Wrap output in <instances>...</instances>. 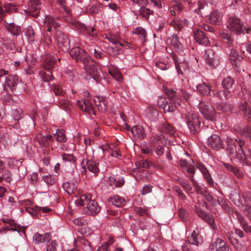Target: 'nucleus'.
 <instances>
[{
	"mask_svg": "<svg viewBox=\"0 0 251 251\" xmlns=\"http://www.w3.org/2000/svg\"><path fill=\"white\" fill-rule=\"evenodd\" d=\"M235 140L239 147L238 150L232 138L227 136L226 141L227 145L226 150L230 160L231 161L238 160L240 162L245 163L247 165H251V155L250 151L244 152L241 148L245 144L244 141L241 139H236Z\"/></svg>",
	"mask_w": 251,
	"mask_h": 251,
	"instance_id": "f257e3e1",
	"label": "nucleus"
},
{
	"mask_svg": "<svg viewBox=\"0 0 251 251\" xmlns=\"http://www.w3.org/2000/svg\"><path fill=\"white\" fill-rule=\"evenodd\" d=\"M230 198L236 205L241 207L251 219V193L245 192L241 194L234 191L230 194Z\"/></svg>",
	"mask_w": 251,
	"mask_h": 251,
	"instance_id": "f03ea898",
	"label": "nucleus"
},
{
	"mask_svg": "<svg viewBox=\"0 0 251 251\" xmlns=\"http://www.w3.org/2000/svg\"><path fill=\"white\" fill-rule=\"evenodd\" d=\"M164 91L171 98L167 99L163 96L159 97L157 101L158 106L159 108L163 109L164 112H173L180 105L181 100L174 94L173 91H171V94H169L170 91L167 89Z\"/></svg>",
	"mask_w": 251,
	"mask_h": 251,
	"instance_id": "7ed1b4c3",
	"label": "nucleus"
},
{
	"mask_svg": "<svg viewBox=\"0 0 251 251\" xmlns=\"http://www.w3.org/2000/svg\"><path fill=\"white\" fill-rule=\"evenodd\" d=\"M167 137L166 135H156L152 140V148L153 152H154L158 157H162L163 155L166 156L167 159L169 160H172V158L169 150H165V148L160 145H157L156 143L159 142L162 144L166 143Z\"/></svg>",
	"mask_w": 251,
	"mask_h": 251,
	"instance_id": "20e7f679",
	"label": "nucleus"
},
{
	"mask_svg": "<svg viewBox=\"0 0 251 251\" xmlns=\"http://www.w3.org/2000/svg\"><path fill=\"white\" fill-rule=\"evenodd\" d=\"M56 59L52 56H48L43 63V68L48 73L44 72V70L40 71L39 75L41 79L45 81H49L52 78L50 70L54 67L56 63Z\"/></svg>",
	"mask_w": 251,
	"mask_h": 251,
	"instance_id": "39448f33",
	"label": "nucleus"
},
{
	"mask_svg": "<svg viewBox=\"0 0 251 251\" xmlns=\"http://www.w3.org/2000/svg\"><path fill=\"white\" fill-rule=\"evenodd\" d=\"M186 124L190 131L193 134L197 133L201 130V122L196 113L187 112L185 114Z\"/></svg>",
	"mask_w": 251,
	"mask_h": 251,
	"instance_id": "423d86ee",
	"label": "nucleus"
},
{
	"mask_svg": "<svg viewBox=\"0 0 251 251\" xmlns=\"http://www.w3.org/2000/svg\"><path fill=\"white\" fill-rule=\"evenodd\" d=\"M198 107L201 114L207 120H216V112L211 104L208 102H200Z\"/></svg>",
	"mask_w": 251,
	"mask_h": 251,
	"instance_id": "0eeeda50",
	"label": "nucleus"
},
{
	"mask_svg": "<svg viewBox=\"0 0 251 251\" xmlns=\"http://www.w3.org/2000/svg\"><path fill=\"white\" fill-rule=\"evenodd\" d=\"M226 27L231 32L236 34L244 33L245 31L243 22L239 18L235 17L228 19L226 23Z\"/></svg>",
	"mask_w": 251,
	"mask_h": 251,
	"instance_id": "6e6552de",
	"label": "nucleus"
},
{
	"mask_svg": "<svg viewBox=\"0 0 251 251\" xmlns=\"http://www.w3.org/2000/svg\"><path fill=\"white\" fill-rule=\"evenodd\" d=\"M83 62L86 73L94 79H96L99 75V71L95 62L89 56L86 57Z\"/></svg>",
	"mask_w": 251,
	"mask_h": 251,
	"instance_id": "1a4fd4ad",
	"label": "nucleus"
},
{
	"mask_svg": "<svg viewBox=\"0 0 251 251\" xmlns=\"http://www.w3.org/2000/svg\"><path fill=\"white\" fill-rule=\"evenodd\" d=\"M171 57L175 62L178 74L182 75L187 71L188 65L185 60L175 53L172 54Z\"/></svg>",
	"mask_w": 251,
	"mask_h": 251,
	"instance_id": "9d476101",
	"label": "nucleus"
},
{
	"mask_svg": "<svg viewBox=\"0 0 251 251\" xmlns=\"http://www.w3.org/2000/svg\"><path fill=\"white\" fill-rule=\"evenodd\" d=\"M58 47L63 51H67L70 48L69 40L67 36L61 32H57L56 37Z\"/></svg>",
	"mask_w": 251,
	"mask_h": 251,
	"instance_id": "9b49d317",
	"label": "nucleus"
},
{
	"mask_svg": "<svg viewBox=\"0 0 251 251\" xmlns=\"http://www.w3.org/2000/svg\"><path fill=\"white\" fill-rule=\"evenodd\" d=\"M204 57L207 64L211 67L214 68L218 65V61L212 49L208 48L205 50Z\"/></svg>",
	"mask_w": 251,
	"mask_h": 251,
	"instance_id": "f8f14e48",
	"label": "nucleus"
},
{
	"mask_svg": "<svg viewBox=\"0 0 251 251\" xmlns=\"http://www.w3.org/2000/svg\"><path fill=\"white\" fill-rule=\"evenodd\" d=\"M29 7L25 10V13L36 17L38 16L40 8L39 0H29Z\"/></svg>",
	"mask_w": 251,
	"mask_h": 251,
	"instance_id": "ddd939ff",
	"label": "nucleus"
},
{
	"mask_svg": "<svg viewBox=\"0 0 251 251\" xmlns=\"http://www.w3.org/2000/svg\"><path fill=\"white\" fill-rule=\"evenodd\" d=\"M104 165V162L100 161L97 162L95 161L90 160L87 162V169L90 172L93 173L95 175H97L99 172H103L105 171V167L104 166L103 168H100V165Z\"/></svg>",
	"mask_w": 251,
	"mask_h": 251,
	"instance_id": "4468645a",
	"label": "nucleus"
},
{
	"mask_svg": "<svg viewBox=\"0 0 251 251\" xmlns=\"http://www.w3.org/2000/svg\"><path fill=\"white\" fill-rule=\"evenodd\" d=\"M208 145L211 149L218 150L223 148V142L221 138L216 134H212L207 139Z\"/></svg>",
	"mask_w": 251,
	"mask_h": 251,
	"instance_id": "2eb2a0df",
	"label": "nucleus"
},
{
	"mask_svg": "<svg viewBox=\"0 0 251 251\" xmlns=\"http://www.w3.org/2000/svg\"><path fill=\"white\" fill-rule=\"evenodd\" d=\"M193 183L198 193L201 195L202 199H204V201L206 200L212 205H216L217 204V201L216 199H214L204 188L202 189L195 182H194Z\"/></svg>",
	"mask_w": 251,
	"mask_h": 251,
	"instance_id": "dca6fc26",
	"label": "nucleus"
},
{
	"mask_svg": "<svg viewBox=\"0 0 251 251\" xmlns=\"http://www.w3.org/2000/svg\"><path fill=\"white\" fill-rule=\"evenodd\" d=\"M20 80L17 75H9L5 78V84H3L1 92H4L6 90L5 86L8 87L11 90L20 82Z\"/></svg>",
	"mask_w": 251,
	"mask_h": 251,
	"instance_id": "f3484780",
	"label": "nucleus"
},
{
	"mask_svg": "<svg viewBox=\"0 0 251 251\" xmlns=\"http://www.w3.org/2000/svg\"><path fill=\"white\" fill-rule=\"evenodd\" d=\"M170 24L178 31L180 30L185 27L192 25L191 23L188 20L178 17L174 18L171 21Z\"/></svg>",
	"mask_w": 251,
	"mask_h": 251,
	"instance_id": "a211bd4d",
	"label": "nucleus"
},
{
	"mask_svg": "<svg viewBox=\"0 0 251 251\" xmlns=\"http://www.w3.org/2000/svg\"><path fill=\"white\" fill-rule=\"evenodd\" d=\"M188 242L184 244L182 247L184 250H189L190 249L188 247L189 244L195 245L198 246L201 241V236L199 235L195 231H194L190 237L188 238Z\"/></svg>",
	"mask_w": 251,
	"mask_h": 251,
	"instance_id": "6ab92c4d",
	"label": "nucleus"
},
{
	"mask_svg": "<svg viewBox=\"0 0 251 251\" xmlns=\"http://www.w3.org/2000/svg\"><path fill=\"white\" fill-rule=\"evenodd\" d=\"M77 105L81 110L90 114H96L93 109L94 106L89 99L79 100L77 101Z\"/></svg>",
	"mask_w": 251,
	"mask_h": 251,
	"instance_id": "aec40b11",
	"label": "nucleus"
},
{
	"mask_svg": "<svg viewBox=\"0 0 251 251\" xmlns=\"http://www.w3.org/2000/svg\"><path fill=\"white\" fill-rule=\"evenodd\" d=\"M100 211V206L94 200L90 201L87 204V207L84 208L83 210L84 213L90 215H97Z\"/></svg>",
	"mask_w": 251,
	"mask_h": 251,
	"instance_id": "412c9836",
	"label": "nucleus"
},
{
	"mask_svg": "<svg viewBox=\"0 0 251 251\" xmlns=\"http://www.w3.org/2000/svg\"><path fill=\"white\" fill-rule=\"evenodd\" d=\"M73 24L81 33L88 34L90 36H94L95 35V28L94 26L88 27L84 24L76 21L73 22Z\"/></svg>",
	"mask_w": 251,
	"mask_h": 251,
	"instance_id": "4be33fe9",
	"label": "nucleus"
},
{
	"mask_svg": "<svg viewBox=\"0 0 251 251\" xmlns=\"http://www.w3.org/2000/svg\"><path fill=\"white\" fill-rule=\"evenodd\" d=\"M192 163H193L192 159H190L189 161L185 159H181L180 160V166L184 169L186 170L187 172L192 175L190 176V177L191 180L193 181V177L195 173V169Z\"/></svg>",
	"mask_w": 251,
	"mask_h": 251,
	"instance_id": "5701e85b",
	"label": "nucleus"
},
{
	"mask_svg": "<svg viewBox=\"0 0 251 251\" xmlns=\"http://www.w3.org/2000/svg\"><path fill=\"white\" fill-rule=\"evenodd\" d=\"M145 116L151 122H155L158 119L159 113L155 107L151 105L146 109Z\"/></svg>",
	"mask_w": 251,
	"mask_h": 251,
	"instance_id": "b1692460",
	"label": "nucleus"
},
{
	"mask_svg": "<svg viewBox=\"0 0 251 251\" xmlns=\"http://www.w3.org/2000/svg\"><path fill=\"white\" fill-rule=\"evenodd\" d=\"M44 24L45 27L49 32L55 31L59 25L54 17L50 15L45 16Z\"/></svg>",
	"mask_w": 251,
	"mask_h": 251,
	"instance_id": "393cba45",
	"label": "nucleus"
},
{
	"mask_svg": "<svg viewBox=\"0 0 251 251\" xmlns=\"http://www.w3.org/2000/svg\"><path fill=\"white\" fill-rule=\"evenodd\" d=\"M70 54L76 61L81 60L83 61V59H85L86 57H89L86 55L85 51L79 47L72 48L70 51Z\"/></svg>",
	"mask_w": 251,
	"mask_h": 251,
	"instance_id": "a878e982",
	"label": "nucleus"
},
{
	"mask_svg": "<svg viewBox=\"0 0 251 251\" xmlns=\"http://www.w3.org/2000/svg\"><path fill=\"white\" fill-rule=\"evenodd\" d=\"M195 209L196 212L200 217H201L203 220L206 221L209 225H210L213 229L216 228V227L215 225V221L212 217H211L204 211L198 208L197 206L195 207Z\"/></svg>",
	"mask_w": 251,
	"mask_h": 251,
	"instance_id": "bb28decb",
	"label": "nucleus"
},
{
	"mask_svg": "<svg viewBox=\"0 0 251 251\" xmlns=\"http://www.w3.org/2000/svg\"><path fill=\"white\" fill-rule=\"evenodd\" d=\"M210 248L212 251H228V247L226 245L225 242L222 239L219 238L210 245Z\"/></svg>",
	"mask_w": 251,
	"mask_h": 251,
	"instance_id": "cd10ccee",
	"label": "nucleus"
},
{
	"mask_svg": "<svg viewBox=\"0 0 251 251\" xmlns=\"http://www.w3.org/2000/svg\"><path fill=\"white\" fill-rule=\"evenodd\" d=\"M232 214L234 217L237 218L244 230L246 232L251 233V226H249L247 224L244 217L240 213L237 211L233 212Z\"/></svg>",
	"mask_w": 251,
	"mask_h": 251,
	"instance_id": "c85d7f7f",
	"label": "nucleus"
},
{
	"mask_svg": "<svg viewBox=\"0 0 251 251\" xmlns=\"http://www.w3.org/2000/svg\"><path fill=\"white\" fill-rule=\"evenodd\" d=\"M194 34L197 42L204 46H207L209 42L208 39L202 31L196 29L194 31Z\"/></svg>",
	"mask_w": 251,
	"mask_h": 251,
	"instance_id": "c756f323",
	"label": "nucleus"
},
{
	"mask_svg": "<svg viewBox=\"0 0 251 251\" xmlns=\"http://www.w3.org/2000/svg\"><path fill=\"white\" fill-rule=\"evenodd\" d=\"M223 14L217 10L212 12L209 16V22L213 25H220L222 22Z\"/></svg>",
	"mask_w": 251,
	"mask_h": 251,
	"instance_id": "7c9ffc66",
	"label": "nucleus"
},
{
	"mask_svg": "<svg viewBox=\"0 0 251 251\" xmlns=\"http://www.w3.org/2000/svg\"><path fill=\"white\" fill-rule=\"evenodd\" d=\"M94 101L98 109L101 112H104L107 108V102L106 99L101 96H97L95 97Z\"/></svg>",
	"mask_w": 251,
	"mask_h": 251,
	"instance_id": "2f4dec72",
	"label": "nucleus"
},
{
	"mask_svg": "<svg viewBox=\"0 0 251 251\" xmlns=\"http://www.w3.org/2000/svg\"><path fill=\"white\" fill-rule=\"evenodd\" d=\"M36 140L41 146L48 147L50 146V142L53 141L54 138L53 136L50 135L49 136H43L40 134L36 137Z\"/></svg>",
	"mask_w": 251,
	"mask_h": 251,
	"instance_id": "473e14b6",
	"label": "nucleus"
},
{
	"mask_svg": "<svg viewBox=\"0 0 251 251\" xmlns=\"http://www.w3.org/2000/svg\"><path fill=\"white\" fill-rule=\"evenodd\" d=\"M197 167L200 170L204 178L206 179L209 185H212L213 183V179L209 172L205 166L201 163H198L197 164Z\"/></svg>",
	"mask_w": 251,
	"mask_h": 251,
	"instance_id": "72a5a7b5",
	"label": "nucleus"
},
{
	"mask_svg": "<svg viewBox=\"0 0 251 251\" xmlns=\"http://www.w3.org/2000/svg\"><path fill=\"white\" fill-rule=\"evenodd\" d=\"M132 135L138 139L144 138L146 135L143 127L139 125H136L131 129Z\"/></svg>",
	"mask_w": 251,
	"mask_h": 251,
	"instance_id": "f704fd0d",
	"label": "nucleus"
},
{
	"mask_svg": "<svg viewBox=\"0 0 251 251\" xmlns=\"http://www.w3.org/2000/svg\"><path fill=\"white\" fill-rule=\"evenodd\" d=\"M109 180L110 185L114 187H121L125 182L123 177L118 176H109Z\"/></svg>",
	"mask_w": 251,
	"mask_h": 251,
	"instance_id": "c9c22d12",
	"label": "nucleus"
},
{
	"mask_svg": "<svg viewBox=\"0 0 251 251\" xmlns=\"http://www.w3.org/2000/svg\"><path fill=\"white\" fill-rule=\"evenodd\" d=\"M229 242L232 244L234 248L241 251H245L246 249V246L239 243V241L233 236V234L228 233L227 235Z\"/></svg>",
	"mask_w": 251,
	"mask_h": 251,
	"instance_id": "e433bc0d",
	"label": "nucleus"
},
{
	"mask_svg": "<svg viewBox=\"0 0 251 251\" xmlns=\"http://www.w3.org/2000/svg\"><path fill=\"white\" fill-rule=\"evenodd\" d=\"M58 104L61 108L66 111H70L73 108V106L70 101L63 97L58 98Z\"/></svg>",
	"mask_w": 251,
	"mask_h": 251,
	"instance_id": "4c0bfd02",
	"label": "nucleus"
},
{
	"mask_svg": "<svg viewBox=\"0 0 251 251\" xmlns=\"http://www.w3.org/2000/svg\"><path fill=\"white\" fill-rule=\"evenodd\" d=\"M91 195L89 194L81 195L78 199L75 200L74 202L76 206H82L88 204L91 199Z\"/></svg>",
	"mask_w": 251,
	"mask_h": 251,
	"instance_id": "58836bf2",
	"label": "nucleus"
},
{
	"mask_svg": "<svg viewBox=\"0 0 251 251\" xmlns=\"http://www.w3.org/2000/svg\"><path fill=\"white\" fill-rule=\"evenodd\" d=\"M33 239L36 244H40L45 242L46 240L49 241L50 239V236L49 233L41 234L36 233L33 236Z\"/></svg>",
	"mask_w": 251,
	"mask_h": 251,
	"instance_id": "ea45409f",
	"label": "nucleus"
},
{
	"mask_svg": "<svg viewBox=\"0 0 251 251\" xmlns=\"http://www.w3.org/2000/svg\"><path fill=\"white\" fill-rule=\"evenodd\" d=\"M109 201L114 205L117 207L123 206L126 203V201L121 197L115 195L111 197Z\"/></svg>",
	"mask_w": 251,
	"mask_h": 251,
	"instance_id": "a19ab883",
	"label": "nucleus"
},
{
	"mask_svg": "<svg viewBox=\"0 0 251 251\" xmlns=\"http://www.w3.org/2000/svg\"><path fill=\"white\" fill-rule=\"evenodd\" d=\"M3 228L5 230L17 231L18 233L22 232L24 234L25 233V229L22 228L18 225H17L13 221L10 222L9 225L3 226Z\"/></svg>",
	"mask_w": 251,
	"mask_h": 251,
	"instance_id": "79ce46f5",
	"label": "nucleus"
},
{
	"mask_svg": "<svg viewBox=\"0 0 251 251\" xmlns=\"http://www.w3.org/2000/svg\"><path fill=\"white\" fill-rule=\"evenodd\" d=\"M6 29L8 31L13 35H19L21 32V28L20 26H17L12 23H7L5 25Z\"/></svg>",
	"mask_w": 251,
	"mask_h": 251,
	"instance_id": "37998d69",
	"label": "nucleus"
},
{
	"mask_svg": "<svg viewBox=\"0 0 251 251\" xmlns=\"http://www.w3.org/2000/svg\"><path fill=\"white\" fill-rule=\"evenodd\" d=\"M58 4L61 6V9L60 12L64 15L65 20L67 22H70L68 18L71 16V12L69 8L64 6V1L63 0H57Z\"/></svg>",
	"mask_w": 251,
	"mask_h": 251,
	"instance_id": "c03bdc74",
	"label": "nucleus"
},
{
	"mask_svg": "<svg viewBox=\"0 0 251 251\" xmlns=\"http://www.w3.org/2000/svg\"><path fill=\"white\" fill-rule=\"evenodd\" d=\"M53 137L56 141L60 143L65 142L67 140L64 131L62 129H57Z\"/></svg>",
	"mask_w": 251,
	"mask_h": 251,
	"instance_id": "a18cd8bd",
	"label": "nucleus"
},
{
	"mask_svg": "<svg viewBox=\"0 0 251 251\" xmlns=\"http://www.w3.org/2000/svg\"><path fill=\"white\" fill-rule=\"evenodd\" d=\"M50 89L56 96L63 97L65 94V92L59 84L54 83L52 84Z\"/></svg>",
	"mask_w": 251,
	"mask_h": 251,
	"instance_id": "49530a36",
	"label": "nucleus"
},
{
	"mask_svg": "<svg viewBox=\"0 0 251 251\" xmlns=\"http://www.w3.org/2000/svg\"><path fill=\"white\" fill-rule=\"evenodd\" d=\"M197 89L202 95H208L211 91L209 86L205 83H202L197 86Z\"/></svg>",
	"mask_w": 251,
	"mask_h": 251,
	"instance_id": "de8ad7c7",
	"label": "nucleus"
},
{
	"mask_svg": "<svg viewBox=\"0 0 251 251\" xmlns=\"http://www.w3.org/2000/svg\"><path fill=\"white\" fill-rule=\"evenodd\" d=\"M216 107L218 110H220L224 112L229 111L232 110L231 106L224 101L217 102Z\"/></svg>",
	"mask_w": 251,
	"mask_h": 251,
	"instance_id": "09e8293b",
	"label": "nucleus"
},
{
	"mask_svg": "<svg viewBox=\"0 0 251 251\" xmlns=\"http://www.w3.org/2000/svg\"><path fill=\"white\" fill-rule=\"evenodd\" d=\"M170 42L171 45L176 49L180 50L182 48V44L176 35L171 36L170 38Z\"/></svg>",
	"mask_w": 251,
	"mask_h": 251,
	"instance_id": "8fccbe9b",
	"label": "nucleus"
},
{
	"mask_svg": "<svg viewBox=\"0 0 251 251\" xmlns=\"http://www.w3.org/2000/svg\"><path fill=\"white\" fill-rule=\"evenodd\" d=\"M229 58L231 61H232L233 64L236 63L238 61L241 60L243 59L242 57L239 55L236 50L234 49H231L230 50Z\"/></svg>",
	"mask_w": 251,
	"mask_h": 251,
	"instance_id": "3c124183",
	"label": "nucleus"
},
{
	"mask_svg": "<svg viewBox=\"0 0 251 251\" xmlns=\"http://www.w3.org/2000/svg\"><path fill=\"white\" fill-rule=\"evenodd\" d=\"M63 188L64 190L69 195L73 194L76 189L75 185L69 182L63 183Z\"/></svg>",
	"mask_w": 251,
	"mask_h": 251,
	"instance_id": "603ef678",
	"label": "nucleus"
},
{
	"mask_svg": "<svg viewBox=\"0 0 251 251\" xmlns=\"http://www.w3.org/2000/svg\"><path fill=\"white\" fill-rule=\"evenodd\" d=\"M162 132L172 135L174 134L175 133L174 128L166 122L162 124L161 126V130L160 132L161 133Z\"/></svg>",
	"mask_w": 251,
	"mask_h": 251,
	"instance_id": "864d4df0",
	"label": "nucleus"
},
{
	"mask_svg": "<svg viewBox=\"0 0 251 251\" xmlns=\"http://www.w3.org/2000/svg\"><path fill=\"white\" fill-rule=\"evenodd\" d=\"M240 110L243 112L244 115L248 119H251V110L249 108L246 101L240 105Z\"/></svg>",
	"mask_w": 251,
	"mask_h": 251,
	"instance_id": "5fc2aeb1",
	"label": "nucleus"
},
{
	"mask_svg": "<svg viewBox=\"0 0 251 251\" xmlns=\"http://www.w3.org/2000/svg\"><path fill=\"white\" fill-rule=\"evenodd\" d=\"M173 10L171 12L172 15H176V13H179V11L182 9V4L179 2L175 1H173L172 3Z\"/></svg>",
	"mask_w": 251,
	"mask_h": 251,
	"instance_id": "6e6d98bb",
	"label": "nucleus"
},
{
	"mask_svg": "<svg viewBox=\"0 0 251 251\" xmlns=\"http://www.w3.org/2000/svg\"><path fill=\"white\" fill-rule=\"evenodd\" d=\"M145 6L142 5L141 6L139 9V14L143 17L148 19L150 15L152 14V11Z\"/></svg>",
	"mask_w": 251,
	"mask_h": 251,
	"instance_id": "4d7b16f0",
	"label": "nucleus"
},
{
	"mask_svg": "<svg viewBox=\"0 0 251 251\" xmlns=\"http://www.w3.org/2000/svg\"><path fill=\"white\" fill-rule=\"evenodd\" d=\"M105 38L114 44H120L121 46H123V44L121 43H120V41H119V36L117 35L108 33L105 35Z\"/></svg>",
	"mask_w": 251,
	"mask_h": 251,
	"instance_id": "13d9d810",
	"label": "nucleus"
},
{
	"mask_svg": "<svg viewBox=\"0 0 251 251\" xmlns=\"http://www.w3.org/2000/svg\"><path fill=\"white\" fill-rule=\"evenodd\" d=\"M221 38L224 40V42L227 44L229 46H232L233 40L232 37L227 33L223 32L221 33Z\"/></svg>",
	"mask_w": 251,
	"mask_h": 251,
	"instance_id": "bf43d9fd",
	"label": "nucleus"
},
{
	"mask_svg": "<svg viewBox=\"0 0 251 251\" xmlns=\"http://www.w3.org/2000/svg\"><path fill=\"white\" fill-rule=\"evenodd\" d=\"M233 84V80L230 77H227L222 81V85L225 89L228 90L232 86Z\"/></svg>",
	"mask_w": 251,
	"mask_h": 251,
	"instance_id": "052dcab7",
	"label": "nucleus"
},
{
	"mask_svg": "<svg viewBox=\"0 0 251 251\" xmlns=\"http://www.w3.org/2000/svg\"><path fill=\"white\" fill-rule=\"evenodd\" d=\"M132 32L134 34L138 35L139 37L141 38L145 39L147 36V32L146 30L141 27H137L133 30Z\"/></svg>",
	"mask_w": 251,
	"mask_h": 251,
	"instance_id": "680f3d73",
	"label": "nucleus"
},
{
	"mask_svg": "<svg viewBox=\"0 0 251 251\" xmlns=\"http://www.w3.org/2000/svg\"><path fill=\"white\" fill-rule=\"evenodd\" d=\"M25 36L28 38L29 41L32 42L34 40V33L31 26L27 27L25 31Z\"/></svg>",
	"mask_w": 251,
	"mask_h": 251,
	"instance_id": "e2e57ef3",
	"label": "nucleus"
},
{
	"mask_svg": "<svg viewBox=\"0 0 251 251\" xmlns=\"http://www.w3.org/2000/svg\"><path fill=\"white\" fill-rule=\"evenodd\" d=\"M2 179L6 182L10 183L13 180L12 174L9 170H5L2 174Z\"/></svg>",
	"mask_w": 251,
	"mask_h": 251,
	"instance_id": "0e129e2a",
	"label": "nucleus"
},
{
	"mask_svg": "<svg viewBox=\"0 0 251 251\" xmlns=\"http://www.w3.org/2000/svg\"><path fill=\"white\" fill-rule=\"evenodd\" d=\"M43 179L47 184L50 185L54 184L56 181L55 177L51 176L50 175L44 176H43Z\"/></svg>",
	"mask_w": 251,
	"mask_h": 251,
	"instance_id": "69168bd1",
	"label": "nucleus"
},
{
	"mask_svg": "<svg viewBox=\"0 0 251 251\" xmlns=\"http://www.w3.org/2000/svg\"><path fill=\"white\" fill-rule=\"evenodd\" d=\"M57 242L56 241H48L46 251H56Z\"/></svg>",
	"mask_w": 251,
	"mask_h": 251,
	"instance_id": "338daca9",
	"label": "nucleus"
},
{
	"mask_svg": "<svg viewBox=\"0 0 251 251\" xmlns=\"http://www.w3.org/2000/svg\"><path fill=\"white\" fill-rule=\"evenodd\" d=\"M241 135L251 139V126H246L241 132Z\"/></svg>",
	"mask_w": 251,
	"mask_h": 251,
	"instance_id": "774afa93",
	"label": "nucleus"
}]
</instances>
